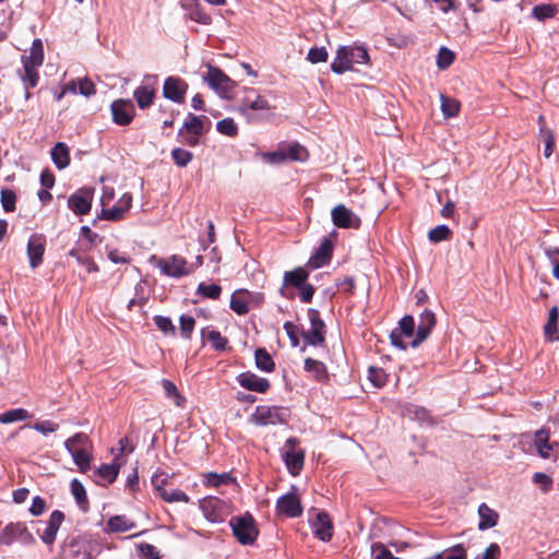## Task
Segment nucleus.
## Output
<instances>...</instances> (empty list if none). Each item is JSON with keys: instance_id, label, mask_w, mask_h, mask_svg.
Wrapping results in <instances>:
<instances>
[{"instance_id": "f257e3e1", "label": "nucleus", "mask_w": 559, "mask_h": 559, "mask_svg": "<svg viewBox=\"0 0 559 559\" xmlns=\"http://www.w3.org/2000/svg\"><path fill=\"white\" fill-rule=\"evenodd\" d=\"M369 53L362 46H341L331 63V70L336 74L354 70L356 64L369 63Z\"/></svg>"}, {"instance_id": "f03ea898", "label": "nucleus", "mask_w": 559, "mask_h": 559, "mask_svg": "<svg viewBox=\"0 0 559 559\" xmlns=\"http://www.w3.org/2000/svg\"><path fill=\"white\" fill-rule=\"evenodd\" d=\"M233 535L237 542L243 546L253 545L258 538L259 530L255 521L250 513L239 516H233L229 520Z\"/></svg>"}, {"instance_id": "7ed1b4c3", "label": "nucleus", "mask_w": 559, "mask_h": 559, "mask_svg": "<svg viewBox=\"0 0 559 559\" xmlns=\"http://www.w3.org/2000/svg\"><path fill=\"white\" fill-rule=\"evenodd\" d=\"M289 417L287 409L281 406H257L254 413L251 415V421L258 426L286 424Z\"/></svg>"}, {"instance_id": "20e7f679", "label": "nucleus", "mask_w": 559, "mask_h": 559, "mask_svg": "<svg viewBox=\"0 0 559 559\" xmlns=\"http://www.w3.org/2000/svg\"><path fill=\"white\" fill-rule=\"evenodd\" d=\"M15 542L24 545L35 543V538L23 522H11L0 532V544L10 546Z\"/></svg>"}, {"instance_id": "39448f33", "label": "nucleus", "mask_w": 559, "mask_h": 559, "mask_svg": "<svg viewBox=\"0 0 559 559\" xmlns=\"http://www.w3.org/2000/svg\"><path fill=\"white\" fill-rule=\"evenodd\" d=\"M271 106L266 98L259 95L254 88H247L246 95L241 99L239 111L246 116L249 122L258 121V116L253 114L257 110H270Z\"/></svg>"}, {"instance_id": "423d86ee", "label": "nucleus", "mask_w": 559, "mask_h": 559, "mask_svg": "<svg viewBox=\"0 0 559 559\" xmlns=\"http://www.w3.org/2000/svg\"><path fill=\"white\" fill-rule=\"evenodd\" d=\"M204 80L211 88L223 97H228L236 86V83L227 74L219 68L213 66H209Z\"/></svg>"}, {"instance_id": "0eeeda50", "label": "nucleus", "mask_w": 559, "mask_h": 559, "mask_svg": "<svg viewBox=\"0 0 559 559\" xmlns=\"http://www.w3.org/2000/svg\"><path fill=\"white\" fill-rule=\"evenodd\" d=\"M158 76L156 74H145L144 84L136 87L133 92V98L135 99L140 109L144 110L150 108L156 96V84Z\"/></svg>"}, {"instance_id": "6e6552de", "label": "nucleus", "mask_w": 559, "mask_h": 559, "mask_svg": "<svg viewBox=\"0 0 559 559\" xmlns=\"http://www.w3.org/2000/svg\"><path fill=\"white\" fill-rule=\"evenodd\" d=\"M301 501L297 496V488L292 486L289 492L281 496L276 501V512L287 518H298L302 514Z\"/></svg>"}, {"instance_id": "1a4fd4ad", "label": "nucleus", "mask_w": 559, "mask_h": 559, "mask_svg": "<svg viewBox=\"0 0 559 559\" xmlns=\"http://www.w3.org/2000/svg\"><path fill=\"white\" fill-rule=\"evenodd\" d=\"M188 83L179 76H168L164 81L163 96L176 104L185 103Z\"/></svg>"}, {"instance_id": "9d476101", "label": "nucleus", "mask_w": 559, "mask_h": 559, "mask_svg": "<svg viewBox=\"0 0 559 559\" xmlns=\"http://www.w3.org/2000/svg\"><path fill=\"white\" fill-rule=\"evenodd\" d=\"M112 121L121 127L129 126L134 116L135 107L130 99H117L110 105Z\"/></svg>"}, {"instance_id": "9b49d317", "label": "nucleus", "mask_w": 559, "mask_h": 559, "mask_svg": "<svg viewBox=\"0 0 559 559\" xmlns=\"http://www.w3.org/2000/svg\"><path fill=\"white\" fill-rule=\"evenodd\" d=\"M93 201V190L81 188L68 199L69 209L76 215H85L91 211Z\"/></svg>"}, {"instance_id": "f8f14e48", "label": "nucleus", "mask_w": 559, "mask_h": 559, "mask_svg": "<svg viewBox=\"0 0 559 559\" xmlns=\"http://www.w3.org/2000/svg\"><path fill=\"white\" fill-rule=\"evenodd\" d=\"M157 266L160 269L163 274L175 278L189 274V271L187 270V260L177 254H173L168 259H159Z\"/></svg>"}, {"instance_id": "ddd939ff", "label": "nucleus", "mask_w": 559, "mask_h": 559, "mask_svg": "<svg viewBox=\"0 0 559 559\" xmlns=\"http://www.w3.org/2000/svg\"><path fill=\"white\" fill-rule=\"evenodd\" d=\"M436 314L431 310L425 309L419 314L416 336L411 342V346L414 348L418 347L424 341H426L430 335L431 331L433 330V328L436 326Z\"/></svg>"}, {"instance_id": "4468645a", "label": "nucleus", "mask_w": 559, "mask_h": 559, "mask_svg": "<svg viewBox=\"0 0 559 559\" xmlns=\"http://www.w3.org/2000/svg\"><path fill=\"white\" fill-rule=\"evenodd\" d=\"M308 271L302 267H296L292 271L285 272L283 277V285L280 289L281 296L287 299H293L295 295L287 289V286H293L298 289L308 281Z\"/></svg>"}, {"instance_id": "2eb2a0df", "label": "nucleus", "mask_w": 559, "mask_h": 559, "mask_svg": "<svg viewBox=\"0 0 559 559\" xmlns=\"http://www.w3.org/2000/svg\"><path fill=\"white\" fill-rule=\"evenodd\" d=\"M332 222L338 228H358L360 218L343 204L333 207L331 212Z\"/></svg>"}, {"instance_id": "dca6fc26", "label": "nucleus", "mask_w": 559, "mask_h": 559, "mask_svg": "<svg viewBox=\"0 0 559 559\" xmlns=\"http://www.w3.org/2000/svg\"><path fill=\"white\" fill-rule=\"evenodd\" d=\"M46 248V238L40 234H33L27 241V257L32 269L38 267L43 263V257Z\"/></svg>"}, {"instance_id": "f3484780", "label": "nucleus", "mask_w": 559, "mask_h": 559, "mask_svg": "<svg viewBox=\"0 0 559 559\" xmlns=\"http://www.w3.org/2000/svg\"><path fill=\"white\" fill-rule=\"evenodd\" d=\"M312 533L313 535L322 540L330 542L333 536V523L325 511H320L317 513L316 519L311 522Z\"/></svg>"}, {"instance_id": "a211bd4d", "label": "nucleus", "mask_w": 559, "mask_h": 559, "mask_svg": "<svg viewBox=\"0 0 559 559\" xmlns=\"http://www.w3.org/2000/svg\"><path fill=\"white\" fill-rule=\"evenodd\" d=\"M239 385L248 391L265 393L271 384L266 378L258 377L251 371L241 372L237 376Z\"/></svg>"}, {"instance_id": "6ab92c4d", "label": "nucleus", "mask_w": 559, "mask_h": 559, "mask_svg": "<svg viewBox=\"0 0 559 559\" xmlns=\"http://www.w3.org/2000/svg\"><path fill=\"white\" fill-rule=\"evenodd\" d=\"M297 443H298V440L296 438H294V437L288 438L286 440V445H288L290 448V450L286 451L284 454V462L286 464V467H287L288 472L294 476L298 475L299 472L302 469L304 460H305V454L302 451H300V452L294 451V447Z\"/></svg>"}, {"instance_id": "aec40b11", "label": "nucleus", "mask_w": 559, "mask_h": 559, "mask_svg": "<svg viewBox=\"0 0 559 559\" xmlns=\"http://www.w3.org/2000/svg\"><path fill=\"white\" fill-rule=\"evenodd\" d=\"M131 205L132 195L131 193L126 192L112 207L102 210V217L110 222H118L123 218L124 214L130 210Z\"/></svg>"}, {"instance_id": "412c9836", "label": "nucleus", "mask_w": 559, "mask_h": 559, "mask_svg": "<svg viewBox=\"0 0 559 559\" xmlns=\"http://www.w3.org/2000/svg\"><path fill=\"white\" fill-rule=\"evenodd\" d=\"M333 255V242L329 238H323L320 246L314 253L310 257L308 264L312 269H320L328 265Z\"/></svg>"}, {"instance_id": "4be33fe9", "label": "nucleus", "mask_w": 559, "mask_h": 559, "mask_svg": "<svg viewBox=\"0 0 559 559\" xmlns=\"http://www.w3.org/2000/svg\"><path fill=\"white\" fill-rule=\"evenodd\" d=\"M222 504L223 501L221 499L216 497H206L200 501V509L209 521L219 523L224 521Z\"/></svg>"}, {"instance_id": "5701e85b", "label": "nucleus", "mask_w": 559, "mask_h": 559, "mask_svg": "<svg viewBox=\"0 0 559 559\" xmlns=\"http://www.w3.org/2000/svg\"><path fill=\"white\" fill-rule=\"evenodd\" d=\"M152 484L156 488V490L159 492V496L167 502H189L188 495L180 490V489H174L171 491L166 490L163 486L165 484V479L160 478L159 476H153L152 477Z\"/></svg>"}, {"instance_id": "b1692460", "label": "nucleus", "mask_w": 559, "mask_h": 559, "mask_svg": "<svg viewBox=\"0 0 559 559\" xmlns=\"http://www.w3.org/2000/svg\"><path fill=\"white\" fill-rule=\"evenodd\" d=\"M205 123L211 124V121L205 116H197L188 114L183 126L179 129V134H183V131H188L194 134H203L206 131Z\"/></svg>"}, {"instance_id": "393cba45", "label": "nucleus", "mask_w": 559, "mask_h": 559, "mask_svg": "<svg viewBox=\"0 0 559 559\" xmlns=\"http://www.w3.org/2000/svg\"><path fill=\"white\" fill-rule=\"evenodd\" d=\"M181 7L187 12L185 17L202 25H210L212 23L211 15L204 11L200 1L183 4Z\"/></svg>"}, {"instance_id": "a878e982", "label": "nucleus", "mask_w": 559, "mask_h": 559, "mask_svg": "<svg viewBox=\"0 0 559 559\" xmlns=\"http://www.w3.org/2000/svg\"><path fill=\"white\" fill-rule=\"evenodd\" d=\"M304 368L305 371L312 374L317 382L324 383L329 381V372L322 361L308 357L304 361Z\"/></svg>"}, {"instance_id": "bb28decb", "label": "nucleus", "mask_w": 559, "mask_h": 559, "mask_svg": "<svg viewBox=\"0 0 559 559\" xmlns=\"http://www.w3.org/2000/svg\"><path fill=\"white\" fill-rule=\"evenodd\" d=\"M22 63L39 68L44 62V45L41 39H34L28 55L22 56Z\"/></svg>"}, {"instance_id": "cd10ccee", "label": "nucleus", "mask_w": 559, "mask_h": 559, "mask_svg": "<svg viewBox=\"0 0 559 559\" xmlns=\"http://www.w3.org/2000/svg\"><path fill=\"white\" fill-rule=\"evenodd\" d=\"M478 530L485 531L497 525L499 515L498 513L489 508L486 503H481L478 507Z\"/></svg>"}, {"instance_id": "c85d7f7f", "label": "nucleus", "mask_w": 559, "mask_h": 559, "mask_svg": "<svg viewBox=\"0 0 559 559\" xmlns=\"http://www.w3.org/2000/svg\"><path fill=\"white\" fill-rule=\"evenodd\" d=\"M558 320H559V309L557 306H554L549 310L548 319L544 326L545 337H546V340H548L550 342L559 340Z\"/></svg>"}, {"instance_id": "c756f323", "label": "nucleus", "mask_w": 559, "mask_h": 559, "mask_svg": "<svg viewBox=\"0 0 559 559\" xmlns=\"http://www.w3.org/2000/svg\"><path fill=\"white\" fill-rule=\"evenodd\" d=\"M51 159L58 169H63L70 164L69 147L63 142H58L51 148Z\"/></svg>"}, {"instance_id": "7c9ffc66", "label": "nucleus", "mask_w": 559, "mask_h": 559, "mask_svg": "<svg viewBox=\"0 0 559 559\" xmlns=\"http://www.w3.org/2000/svg\"><path fill=\"white\" fill-rule=\"evenodd\" d=\"M70 489L80 510L87 512L90 509V501L83 484L79 479L73 478L70 484Z\"/></svg>"}, {"instance_id": "2f4dec72", "label": "nucleus", "mask_w": 559, "mask_h": 559, "mask_svg": "<svg viewBox=\"0 0 559 559\" xmlns=\"http://www.w3.org/2000/svg\"><path fill=\"white\" fill-rule=\"evenodd\" d=\"M534 444L537 450V453L543 459H548L550 456V452L552 447L549 443V431L545 429H539L535 432Z\"/></svg>"}, {"instance_id": "473e14b6", "label": "nucleus", "mask_w": 559, "mask_h": 559, "mask_svg": "<svg viewBox=\"0 0 559 559\" xmlns=\"http://www.w3.org/2000/svg\"><path fill=\"white\" fill-rule=\"evenodd\" d=\"M135 527V523L126 515H114L107 521V530L111 533H124Z\"/></svg>"}, {"instance_id": "72a5a7b5", "label": "nucleus", "mask_w": 559, "mask_h": 559, "mask_svg": "<svg viewBox=\"0 0 559 559\" xmlns=\"http://www.w3.org/2000/svg\"><path fill=\"white\" fill-rule=\"evenodd\" d=\"M255 367L264 372H272L275 369V362L265 348H257L254 352Z\"/></svg>"}, {"instance_id": "f704fd0d", "label": "nucleus", "mask_w": 559, "mask_h": 559, "mask_svg": "<svg viewBox=\"0 0 559 559\" xmlns=\"http://www.w3.org/2000/svg\"><path fill=\"white\" fill-rule=\"evenodd\" d=\"M202 337L207 340L217 352H224L228 346V340L219 331L209 330V328L203 329Z\"/></svg>"}, {"instance_id": "c9c22d12", "label": "nucleus", "mask_w": 559, "mask_h": 559, "mask_svg": "<svg viewBox=\"0 0 559 559\" xmlns=\"http://www.w3.org/2000/svg\"><path fill=\"white\" fill-rule=\"evenodd\" d=\"M160 384L167 399L173 400L177 407H185L186 399L181 395L173 381L163 379Z\"/></svg>"}, {"instance_id": "e433bc0d", "label": "nucleus", "mask_w": 559, "mask_h": 559, "mask_svg": "<svg viewBox=\"0 0 559 559\" xmlns=\"http://www.w3.org/2000/svg\"><path fill=\"white\" fill-rule=\"evenodd\" d=\"M119 469L120 465L114 462L111 464H102L95 471V474L108 484H112L118 477Z\"/></svg>"}, {"instance_id": "4c0bfd02", "label": "nucleus", "mask_w": 559, "mask_h": 559, "mask_svg": "<svg viewBox=\"0 0 559 559\" xmlns=\"http://www.w3.org/2000/svg\"><path fill=\"white\" fill-rule=\"evenodd\" d=\"M441 102V111L444 116V118H453L456 117L461 109V104L457 99L441 95L440 96Z\"/></svg>"}, {"instance_id": "58836bf2", "label": "nucleus", "mask_w": 559, "mask_h": 559, "mask_svg": "<svg viewBox=\"0 0 559 559\" xmlns=\"http://www.w3.org/2000/svg\"><path fill=\"white\" fill-rule=\"evenodd\" d=\"M37 69L38 68L34 66L23 64V73H21L20 76L25 90L37 86L39 81Z\"/></svg>"}, {"instance_id": "ea45409f", "label": "nucleus", "mask_w": 559, "mask_h": 559, "mask_svg": "<svg viewBox=\"0 0 559 559\" xmlns=\"http://www.w3.org/2000/svg\"><path fill=\"white\" fill-rule=\"evenodd\" d=\"M234 481L235 478L229 473H209L205 475L204 485L218 488L221 486L229 485Z\"/></svg>"}, {"instance_id": "a19ab883", "label": "nucleus", "mask_w": 559, "mask_h": 559, "mask_svg": "<svg viewBox=\"0 0 559 559\" xmlns=\"http://www.w3.org/2000/svg\"><path fill=\"white\" fill-rule=\"evenodd\" d=\"M32 415L25 408H13L0 414L1 424H11L31 418Z\"/></svg>"}, {"instance_id": "79ce46f5", "label": "nucleus", "mask_w": 559, "mask_h": 559, "mask_svg": "<svg viewBox=\"0 0 559 559\" xmlns=\"http://www.w3.org/2000/svg\"><path fill=\"white\" fill-rule=\"evenodd\" d=\"M284 150L287 160L304 162L308 158L307 148L297 142L288 144Z\"/></svg>"}, {"instance_id": "37998d69", "label": "nucleus", "mask_w": 559, "mask_h": 559, "mask_svg": "<svg viewBox=\"0 0 559 559\" xmlns=\"http://www.w3.org/2000/svg\"><path fill=\"white\" fill-rule=\"evenodd\" d=\"M197 294L203 298L217 300L222 295V286L215 283L206 284L201 282L198 285Z\"/></svg>"}, {"instance_id": "c03bdc74", "label": "nucleus", "mask_w": 559, "mask_h": 559, "mask_svg": "<svg viewBox=\"0 0 559 559\" xmlns=\"http://www.w3.org/2000/svg\"><path fill=\"white\" fill-rule=\"evenodd\" d=\"M90 443V438L84 432H78L64 442V448L68 452H74V450H85Z\"/></svg>"}, {"instance_id": "a18cd8bd", "label": "nucleus", "mask_w": 559, "mask_h": 559, "mask_svg": "<svg viewBox=\"0 0 559 559\" xmlns=\"http://www.w3.org/2000/svg\"><path fill=\"white\" fill-rule=\"evenodd\" d=\"M79 467L81 473H86L91 468V454L85 450H74V452H69Z\"/></svg>"}, {"instance_id": "49530a36", "label": "nucleus", "mask_w": 559, "mask_h": 559, "mask_svg": "<svg viewBox=\"0 0 559 559\" xmlns=\"http://www.w3.org/2000/svg\"><path fill=\"white\" fill-rule=\"evenodd\" d=\"M557 11L558 10H557L556 5L549 4V3H543V4H537L533 8L532 15H533V17H535L538 21H545V20L554 17L556 15Z\"/></svg>"}, {"instance_id": "de8ad7c7", "label": "nucleus", "mask_w": 559, "mask_h": 559, "mask_svg": "<svg viewBox=\"0 0 559 559\" xmlns=\"http://www.w3.org/2000/svg\"><path fill=\"white\" fill-rule=\"evenodd\" d=\"M452 236V230L447 225H438L428 233V239L438 243L444 240H449Z\"/></svg>"}, {"instance_id": "09e8293b", "label": "nucleus", "mask_w": 559, "mask_h": 559, "mask_svg": "<svg viewBox=\"0 0 559 559\" xmlns=\"http://www.w3.org/2000/svg\"><path fill=\"white\" fill-rule=\"evenodd\" d=\"M241 292H235L230 297V309L239 316H245L249 312L247 299L240 296Z\"/></svg>"}, {"instance_id": "8fccbe9b", "label": "nucleus", "mask_w": 559, "mask_h": 559, "mask_svg": "<svg viewBox=\"0 0 559 559\" xmlns=\"http://www.w3.org/2000/svg\"><path fill=\"white\" fill-rule=\"evenodd\" d=\"M216 130L224 135L235 138L238 134V126L233 118H224L216 123Z\"/></svg>"}, {"instance_id": "3c124183", "label": "nucleus", "mask_w": 559, "mask_h": 559, "mask_svg": "<svg viewBox=\"0 0 559 559\" xmlns=\"http://www.w3.org/2000/svg\"><path fill=\"white\" fill-rule=\"evenodd\" d=\"M407 412L413 414V418L420 423H426L429 425L435 424L430 412L424 406L411 405L407 407Z\"/></svg>"}, {"instance_id": "603ef678", "label": "nucleus", "mask_w": 559, "mask_h": 559, "mask_svg": "<svg viewBox=\"0 0 559 559\" xmlns=\"http://www.w3.org/2000/svg\"><path fill=\"white\" fill-rule=\"evenodd\" d=\"M171 159L178 167H186L193 158V154L181 147H175L171 151Z\"/></svg>"}, {"instance_id": "864d4df0", "label": "nucleus", "mask_w": 559, "mask_h": 559, "mask_svg": "<svg viewBox=\"0 0 559 559\" xmlns=\"http://www.w3.org/2000/svg\"><path fill=\"white\" fill-rule=\"evenodd\" d=\"M301 334L305 342L311 346H320L325 341V331L309 329L308 331H302Z\"/></svg>"}, {"instance_id": "5fc2aeb1", "label": "nucleus", "mask_w": 559, "mask_h": 559, "mask_svg": "<svg viewBox=\"0 0 559 559\" xmlns=\"http://www.w3.org/2000/svg\"><path fill=\"white\" fill-rule=\"evenodd\" d=\"M69 255L74 258L79 264L84 265L88 273H95L99 271V267L94 262V260L91 257H82L78 249H71L69 251Z\"/></svg>"}, {"instance_id": "6e6d98bb", "label": "nucleus", "mask_w": 559, "mask_h": 559, "mask_svg": "<svg viewBox=\"0 0 559 559\" xmlns=\"http://www.w3.org/2000/svg\"><path fill=\"white\" fill-rule=\"evenodd\" d=\"M455 59V55L447 47H441L437 55V66L440 70L449 68Z\"/></svg>"}, {"instance_id": "4d7b16f0", "label": "nucleus", "mask_w": 559, "mask_h": 559, "mask_svg": "<svg viewBox=\"0 0 559 559\" xmlns=\"http://www.w3.org/2000/svg\"><path fill=\"white\" fill-rule=\"evenodd\" d=\"M539 136H540V140L545 144L544 156L546 158H549L551 156V154L554 152V147H555V135L550 129L542 128V133L539 134Z\"/></svg>"}, {"instance_id": "13d9d810", "label": "nucleus", "mask_w": 559, "mask_h": 559, "mask_svg": "<svg viewBox=\"0 0 559 559\" xmlns=\"http://www.w3.org/2000/svg\"><path fill=\"white\" fill-rule=\"evenodd\" d=\"M371 555L374 559H401L395 557L391 550L380 542L371 545Z\"/></svg>"}, {"instance_id": "bf43d9fd", "label": "nucleus", "mask_w": 559, "mask_h": 559, "mask_svg": "<svg viewBox=\"0 0 559 559\" xmlns=\"http://www.w3.org/2000/svg\"><path fill=\"white\" fill-rule=\"evenodd\" d=\"M16 195L14 191L10 189L1 190V204L5 212L15 211Z\"/></svg>"}, {"instance_id": "052dcab7", "label": "nucleus", "mask_w": 559, "mask_h": 559, "mask_svg": "<svg viewBox=\"0 0 559 559\" xmlns=\"http://www.w3.org/2000/svg\"><path fill=\"white\" fill-rule=\"evenodd\" d=\"M156 326L165 334L176 335V328L173 321L168 317L155 316L153 318Z\"/></svg>"}, {"instance_id": "680f3d73", "label": "nucleus", "mask_w": 559, "mask_h": 559, "mask_svg": "<svg viewBox=\"0 0 559 559\" xmlns=\"http://www.w3.org/2000/svg\"><path fill=\"white\" fill-rule=\"evenodd\" d=\"M139 555L145 559H160L159 550L152 544L141 543L138 545Z\"/></svg>"}, {"instance_id": "e2e57ef3", "label": "nucleus", "mask_w": 559, "mask_h": 559, "mask_svg": "<svg viewBox=\"0 0 559 559\" xmlns=\"http://www.w3.org/2000/svg\"><path fill=\"white\" fill-rule=\"evenodd\" d=\"M179 324L181 336L189 340L194 330L195 320L190 316L182 314L179 318Z\"/></svg>"}, {"instance_id": "0e129e2a", "label": "nucleus", "mask_w": 559, "mask_h": 559, "mask_svg": "<svg viewBox=\"0 0 559 559\" xmlns=\"http://www.w3.org/2000/svg\"><path fill=\"white\" fill-rule=\"evenodd\" d=\"M329 53L325 47H312L308 51L307 60L311 63L325 62Z\"/></svg>"}, {"instance_id": "69168bd1", "label": "nucleus", "mask_w": 559, "mask_h": 559, "mask_svg": "<svg viewBox=\"0 0 559 559\" xmlns=\"http://www.w3.org/2000/svg\"><path fill=\"white\" fill-rule=\"evenodd\" d=\"M368 378L373 385L381 388L385 382V372L381 368L371 366L368 369Z\"/></svg>"}, {"instance_id": "338daca9", "label": "nucleus", "mask_w": 559, "mask_h": 559, "mask_svg": "<svg viewBox=\"0 0 559 559\" xmlns=\"http://www.w3.org/2000/svg\"><path fill=\"white\" fill-rule=\"evenodd\" d=\"M397 331H401L405 336L411 337L415 331V321L412 316H404L400 322Z\"/></svg>"}, {"instance_id": "774afa93", "label": "nucleus", "mask_w": 559, "mask_h": 559, "mask_svg": "<svg viewBox=\"0 0 559 559\" xmlns=\"http://www.w3.org/2000/svg\"><path fill=\"white\" fill-rule=\"evenodd\" d=\"M307 313L310 321V329L325 331V324L321 319L320 312L317 309L309 308Z\"/></svg>"}]
</instances>
